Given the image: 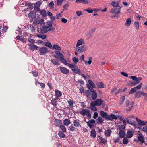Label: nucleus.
<instances>
[{"mask_svg": "<svg viewBox=\"0 0 147 147\" xmlns=\"http://www.w3.org/2000/svg\"><path fill=\"white\" fill-rule=\"evenodd\" d=\"M55 53L57 55H54V57L60 61L65 65H67L68 64L66 60L64 58V55L58 51H56Z\"/></svg>", "mask_w": 147, "mask_h": 147, "instance_id": "nucleus-1", "label": "nucleus"}, {"mask_svg": "<svg viewBox=\"0 0 147 147\" xmlns=\"http://www.w3.org/2000/svg\"><path fill=\"white\" fill-rule=\"evenodd\" d=\"M121 8V7L113 8L111 9L110 11V12L112 13L115 14V15L113 16L114 17H117L118 16V14L120 13Z\"/></svg>", "mask_w": 147, "mask_h": 147, "instance_id": "nucleus-2", "label": "nucleus"}, {"mask_svg": "<svg viewBox=\"0 0 147 147\" xmlns=\"http://www.w3.org/2000/svg\"><path fill=\"white\" fill-rule=\"evenodd\" d=\"M39 51L40 55H45L48 53L49 51L46 47H42L39 49Z\"/></svg>", "mask_w": 147, "mask_h": 147, "instance_id": "nucleus-3", "label": "nucleus"}, {"mask_svg": "<svg viewBox=\"0 0 147 147\" xmlns=\"http://www.w3.org/2000/svg\"><path fill=\"white\" fill-rule=\"evenodd\" d=\"M52 24H49V26H48L47 27H45L44 25L43 26L42 28L40 29V30H41V32L42 33H47L48 29L50 27H52Z\"/></svg>", "mask_w": 147, "mask_h": 147, "instance_id": "nucleus-4", "label": "nucleus"}, {"mask_svg": "<svg viewBox=\"0 0 147 147\" xmlns=\"http://www.w3.org/2000/svg\"><path fill=\"white\" fill-rule=\"evenodd\" d=\"M86 49V48L84 46H82L80 47H77L76 49V51L78 53L84 52Z\"/></svg>", "mask_w": 147, "mask_h": 147, "instance_id": "nucleus-5", "label": "nucleus"}, {"mask_svg": "<svg viewBox=\"0 0 147 147\" xmlns=\"http://www.w3.org/2000/svg\"><path fill=\"white\" fill-rule=\"evenodd\" d=\"M95 122V120L94 119H91L90 121L87 122L86 123L89 127L90 128L92 129L94 127V124Z\"/></svg>", "mask_w": 147, "mask_h": 147, "instance_id": "nucleus-6", "label": "nucleus"}, {"mask_svg": "<svg viewBox=\"0 0 147 147\" xmlns=\"http://www.w3.org/2000/svg\"><path fill=\"white\" fill-rule=\"evenodd\" d=\"M107 120L113 121V119L116 120L117 119V116L115 115L114 114H111L108 115V116L107 117Z\"/></svg>", "mask_w": 147, "mask_h": 147, "instance_id": "nucleus-7", "label": "nucleus"}, {"mask_svg": "<svg viewBox=\"0 0 147 147\" xmlns=\"http://www.w3.org/2000/svg\"><path fill=\"white\" fill-rule=\"evenodd\" d=\"M145 94V92L143 91H137L135 94V96L137 98H139L141 96V95H144Z\"/></svg>", "mask_w": 147, "mask_h": 147, "instance_id": "nucleus-8", "label": "nucleus"}, {"mask_svg": "<svg viewBox=\"0 0 147 147\" xmlns=\"http://www.w3.org/2000/svg\"><path fill=\"white\" fill-rule=\"evenodd\" d=\"M60 71L62 73L67 74L69 73V70L66 67H61L60 68Z\"/></svg>", "mask_w": 147, "mask_h": 147, "instance_id": "nucleus-9", "label": "nucleus"}, {"mask_svg": "<svg viewBox=\"0 0 147 147\" xmlns=\"http://www.w3.org/2000/svg\"><path fill=\"white\" fill-rule=\"evenodd\" d=\"M142 79V77H138V80L131 82V85L132 86L137 85L140 82Z\"/></svg>", "mask_w": 147, "mask_h": 147, "instance_id": "nucleus-10", "label": "nucleus"}, {"mask_svg": "<svg viewBox=\"0 0 147 147\" xmlns=\"http://www.w3.org/2000/svg\"><path fill=\"white\" fill-rule=\"evenodd\" d=\"M29 45L30 50L32 51H33L35 50H37L38 49V47L35 45L30 44Z\"/></svg>", "mask_w": 147, "mask_h": 147, "instance_id": "nucleus-11", "label": "nucleus"}, {"mask_svg": "<svg viewBox=\"0 0 147 147\" xmlns=\"http://www.w3.org/2000/svg\"><path fill=\"white\" fill-rule=\"evenodd\" d=\"M79 120H74L73 121L74 126L76 127H81L80 123L79 122Z\"/></svg>", "mask_w": 147, "mask_h": 147, "instance_id": "nucleus-12", "label": "nucleus"}, {"mask_svg": "<svg viewBox=\"0 0 147 147\" xmlns=\"http://www.w3.org/2000/svg\"><path fill=\"white\" fill-rule=\"evenodd\" d=\"M36 13L33 11H30L28 14V17L32 19L35 18L36 17Z\"/></svg>", "mask_w": 147, "mask_h": 147, "instance_id": "nucleus-13", "label": "nucleus"}, {"mask_svg": "<svg viewBox=\"0 0 147 147\" xmlns=\"http://www.w3.org/2000/svg\"><path fill=\"white\" fill-rule=\"evenodd\" d=\"M136 121L138 122V124L140 125L144 126L146 124V123L143 121L140 120L138 118L136 117Z\"/></svg>", "mask_w": 147, "mask_h": 147, "instance_id": "nucleus-14", "label": "nucleus"}, {"mask_svg": "<svg viewBox=\"0 0 147 147\" xmlns=\"http://www.w3.org/2000/svg\"><path fill=\"white\" fill-rule=\"evenodd\" d=\"M54 123L55 125L58 127H60L62 123L61 120L57 119H55Z\"/></svg>", "mask_w": 147, "mask_h": 147, "instance_id": "nucleus-15", "label": "nucleus"}, {"mask_svg": "<svg viewBox=\"0 0 147 147\" xmlns=\"http://www.w3.org/2000/svg\"><path fill=\"white\" fill-rule=\"evenodd\" d=\"M110 5L113 7L114 8L120 7L119 6V3L115 1H112Z\"/></svg>", "mask_w": 147, "mask_h": 147, "instance_id": "nucleus-16", "label": "nucleus"}, {"mask_svg": "<svg viewBox=\"0 0 147 147\" xmlns=\"http://www.w3.org/2000/svg\"><path fill=\"white\" fill-rule=\"evenodd\" d=\"M138 140L142 143H144L145 142L144 137L141 134H139L138 136Z\"/></svg>", "mask_w": 147, "mask_h": 147, "instance_id": "nucleus-17", "label": "nucleus"}, {"mask_svg": "<svg viewBox=\"0 0 147 147\" xmlns=\"http://www.w3.org/2000/svg\"><path fill=\"white\" fill-rule=\"evenodd\" d=\"M84 41L82 39H80L78 40L76 44V46L78 47L79 46L82 45L84 43Z\"/></svg>", "mask_w": 147, "mask_h": 147, "instance_id": "nucleus-18", "label": "nucleus"}, {"mask_svg": "<svg viewBox=\"0 0 147 147\" xmlns=\"http://www.w3.org/2000/svg\"><path fill=\"white\" fill-rule=\"evenodd\" d=\"M100 114L103 117L105 118V120H107V117L108 116V115H107V113L103 111H101Z\"/></svg>", "mask_w": 147, "mask_h": 147, "instance_id": "nucleus-19", "label": "nucleus"}, {"mask_svg": "<svg viewBox=\"0 0 147 147\" xmlns=\"http://www.w3.org/2000/svg\"><path fill=\"white\" fill-rule=\"evenodd\" d=\"M125 135V133L124 131L121 130H120L119 133V135L120 138H124Z\"/></svg>", "mask_w": 147, "mask_h": 147, "instance_id": "nucleus-20", "label": "nucleus"}, {"mask_svg": "<svg viewBox=\"0 0 147 147\" xmlns=\"http://www.w3.org/2000/svg\"><path fill=\"white\" fill-rule=\"evenodd\" d=\"M133 136V134L132 131H128L126 134V137L128 138H131Z\"/></svg>", "mask_w": 147, "mask_h": 147, "instance_id": "nucleus-21", "label": "nucleus"}, {"mask_svg": "<svg viewBox=\"0 0 147 147\" xmlns=\"http://www.w3.org/2000/svg\"><path fill=\"white\" fill-rule=\"evenodd\" d=\"M56 98H55L54 99H53L51 100L52 104L53 106L55 108H57V103L56 102Z\"/></svg>", "mask_w": 147, "mask_h": 147, "instance_id": "nucleus-22", "label": "nucleus"}, {"mask_svg": "<svg viewBox=\"0 0 147 147\" xmlns=\"http://www.w3.org/2000/svg\"><path fill=\"white\" fill-rule=\"evenodd\" d=\"M52 63L56 65H59V62L56 59H51V60Z\"/></svg>", "mask_w": 147, "mask_h": 147, "instance_id": "nucleus-23", "label": "nucleus"}, {"mask_svg": "<svg viewBox=\"0 0 147 147\" xmlns=\"http://www.w3.org/2000/svg\"><path fill=\"white\" fill-rule=\"evenodd\" d=\"M62 95V92H61L58 90L55 91V96L58 98L60 97Z\"/></svg>", "mask_w": 147, "mask_h": 147, "instance_id": "nucleus-24", "label": "nucleus"}, {"mask_svg": "<svg viewBox=\"0 0 147 147\" xmlns=\"http://www.w3.org/2000/svg\"><path fill=\"white\" fill-rule=\"evenodd\" d=\"M111 132L112 131L111 130L108 129L105 131L104 133L106 137H108L110 136Z\"/></svg>", "mask_w": 147, "mask_h": 147, "instance_id": "nucleus-25", "label": "nucleus"}, {"mask_svg": "<svg viewBox=\"0 0 147 147\" xmlns=\"http://www.w3.org/2000/svg\"><path fill=\"white\" fill-rule=\"evenodd\" d=\"M54 49L58 51H60L61 49L60 47L56 44H54L53 45L51 49Z\"/></svg>", "mask_w": 147, "mask_h": 147, "instance_id": "nucleus-26", "label": "nucleus"}, {"mask_svg": "<svg viewBox=\"0 0 147 147\" xmlns=\"http://www.w3.org/2000/svg\"><path fill=\"white\" fill-rule=\"evenodd\" d=\"M126 119L127 120V123L133 126L135 125L136 123L135 121H132L129 119H128L127 118H126Z\"/></svg>", "mask_w": 147, "mask_h": 147, "instance_id": "nucleus-27", "label": "nucleus"}, {"mask_svg": "<svg viewBox=\"0 0 147 147\" xmlns=\"http://www.w3.org/2000/svg\"><path fill=\"white\" fill-rule=\"evenodd\" d=\"M90 136L93 138H95L96 136V131L95 129H92L91 131Z\"/></svg>", "mask_w": 147, "mask_h": 147, "instance_id": "nucleus-28", "label": "nucleus"}, {"mask_svg": "<svg viewBox=\"0 0 147 147\" xmlns=\"http://www.w3.org/2000/svg\"><path fill=\"white\" fill-rule=\"evenodd\" d=\"M70 120L69 119H66L63 121L64 124L66 126L68 125L70 123Z\"/></svg>", "mask_w": 147, "mask_h": 147, "instance_id": "nucleus-29", "label": "nucleus"}, {"mask_svg": "<svg viewBox=\"0 0 147 147\" xmlns=\"http://www.w3.org/2000/svg\"><path fill=\"white\" fill-rule=\"evenodd\" d=\"M92 94V98L93 100H95L97 98V93L95 91H94Z\"/></svg>", "mask_w": 147, "mask_h": 147, "instance_id": "nucleus-30", "label": "nucleus"}, {"mask_svg": "<svg viewBox=\"0 0 147 147\" xmlns=\"http://www.w3.org/2000/svg\"><path fill=\"white\" fill-rule=\"evenodd\" d=\"M131 24V20L130 18H128L126 19L125 25L127 26H130Z\"/></svg>", "mask_w": 147, "mask_h": 147, "instance_id": "nucleus-31", "label": "nucleus"}, {"mask_svg": "<svg viewBox=\"0 0 147 147\" xmlns=\"http://www.w3.org/2000/svg\"><path fill=\"white\" fill-rule=\"evenodd\" d=\"M97 123L98 124H102L103 123V120L101 117H99L96 119Z\"/></svg>", "mask_w": 147, "mask_h": 147, "instance_id": "nucleus-32", "label": "nucleus"}, {"mask_svg": "<svg viewBox=\"0 0 147 147\" xmlns=\"http://www.w3.org/2000/svg\"><path fill=\"white\" fill-rule=\"evenodd\" d=\"M40 13L43 17H45L47 16L46 11L45 9L41 10L40 11Z\"/></svg>", "mask_w": 147, "mask_h": 147, "instance_id": "nucleus-33", "label": "nucleus"}, {"mask_svg": "<svg viewBox=\"0 0 147 147\" xmlns=\"http://www.w3.org/2000/svg\"><path fill=\"white\" fill-rule=\"evenodd\" d=\"M72 71L76 74H78L80 75V71L78 69L73 68L72 69Z\"/></svg>", "mask_w": 147, "mask_h": 147, "instance_id": "nucleus-34", "label": "nucleus"}, {"mask_svg": "<svg viewBox=\"0 0 147 147\" xmlns=\"http://www.w3.org/2000/svg\"><path fill=\"white\" fill-rule=\"evenodd\" d=\"M102 102L101 99H97L96 100L97 105L98 106H100L101 105Z\"/></svg>", "mask_w": 147, "mask_h": 147, "instance_id": "nucleus-35", "label": "nucleus"}, {"mask_svg": "<svg viewBox=\"0 0 147 147\" xmlns=\"http://www.w3.org/2000/svg\"><path fill=\"white\" fill-rule=\"evenodd\" d=\"M58 134L59 136L62 138H64L65 137V135L63 133V132L61 131H59L58 133Z\"/></svg>", "mask_w": 147, "mask_h": 147, "instance_id": "nucleus-36", "label": "nucleus"}, {"mask_svg": "<svg viewBox=\"0 0 147 147\" xmlns=\"http://www.w3.org/2000/svg\"><path fill=\"white\" fill-rule=\"evenodd\" d=\"M44 44L45 46L51 49H52V44L50 42H45Z\"/></svg>", "mask_w": 147, "mask_h": 147, "instance_id": "nucleus-37", "label": "nucleus"}, {"mask_svg": "<svg viewBox=\"0 0 147 147\" xmlns=\"http://www.w3.org/2000/svg\"><path fill=\"white\" fill-rule=\"evenodd\" d=\"M16 38L18 40H20L22 42H25L24 38L23 36H17Z\"/></svg>", "mask_w": 147, "mask_h": 147, "instance_id": "nucleus-38", "label": "nucleus"}, {"mask_svg": "<svg viewBox=\"0 0 147 147\" xmlns=\"http://www.w3.org/2000/svg\"><path fill=\"white\" fill-rule=\"evenodd\" d=\"M88 110L86 109H83L80 111L81 114L83 116H85L87 113Z\"/></svg>", "mask_w": 147, "mask_h": 147, "instance_id": "nucleus-39", "label": "nucleus"}, {"mask_svg": "<svg viewBox=\"0 0 147 147\" xmlns=\"http://www.w3.org/2000/svg\"><path fill=\"white\" fill-rule=\"evenodd\" d=\"M36 36L42 38V39H44L46 38V36L45 35L42 34H37L36 35Z\"/></svg>", "mask_w": 147, "mask_h": 147, "instance_id": "nucleus-40", "label": "nucleus"}, {"mask_svg": "<svg viewBox=\"0 0 147 147\" xmlns=\"http://www.w3.org/2000/svg\"><path fill=\"white\" fill-rule=\"evenodd\" d=\"M135 27L137 30H138L139 27V23L138 22H135L134 24Z\"/></svg>", "mask_w": 147, "mask_h": 147, "instance_id": "nucleus-41", "label": "nucleus"}, {"mask_svg": "<svg viewBox=\"0 0 147 147\" xmlns=\"http://www.w3.org/2000/svg\"><path fill=\"white\" fill-rule=\"evenodd\" d=\"M101 142L103 144L107 142V140L106 139H104L102 137H100L99 138Z\"/></svg>", "mask_w": 147, "mask_h": 147, "instance_id": "nucleus-42", "label": "nucleus"}, {"mask_svg": "<svg viewBox=\"0 0 147 147\" xmlns=\"http://www.w3.org/2000/svg\"><path fill=\"white\" fill-rule=\"evenodd\" d=\"M67 102L70 106L73 107V105L74 102L72 100L69 99L67 101Z\"/></svg>", "mask_w": 147, "mask_h": 147, "instance_id": "nucleus-43", "label": "nucleus"}, {"mask_svg": "<svg viewBox=\"0 0 147 147\" xmlns=\"http://www.w3.org/2000/svg\"><path fill=\"white\" fill-rule=\"evenodd\" d=\"M60 129L62 130V132H65L66 131L65 127L63 125H61L60 126Z\"/></svg>", "mask_w": 147, "mask_h": 147, "instance_id": "nucleus-44", "label": "nucleus"}, {"mask_svg": "<svg viewBox=\"0 0 147 147\" xmlns=\"http://www.w3.org/2000/svg\"><path fill=\"white\" fill-rule=\"evenodd\" d=\"M98 86L99 88H103L104 87V84L102 82H98Z\"/></svg>", "mask_w": 147, "mask_h": 147, "instance_id": "nucleus-45", "label": "nucleus"}, {"mask_svg": "<svg viewBox=\"0 0 147 147\" xmlns=\"http://www.w3.org/2000/svg\"><path fill=\"white\" fill-rule=\"evenodd\" d=\"M69 6V5L68 4H65L63 8V11H65L67 9L68 7Z\"/></svg>", "mask_w": 147, "mask_h": 147, "instance_id": "nucleus-46", "label": "nucleus"}, {"mask_svg": "<svg viewBox=\"0 0 147 147\" xmlns=\"http://www.w3.org/2000/svg\"><path fill=\"white\" fill-rule=\"evenodd\" d=\"M136 90L135 88H134V87L133 88H132L131 89L130 91L129 92V94H131L135 92Z\"/></svg>", "mask_w": 147, "mask_h": 147, "instance_id": "nucleus-47", "label": "nucleus"}, {"mask_svg": "<svg viewBox=\"0 0 147 147\" xmlns=\"http://www.w3.org/2000/svg\"><path fill=\"white\" fill-rule=\"evenodd\" d=\"M91 91L88 90H87L85 91L86 96L87 97H88L91 94Z\"/></svg>", "mask_w": 147, "mask_h": 147, "instance_id": "nucleus-48", "label": "nucleus"}, {"mask_svg": "<svg viewBox=\"0 0 147 147\" xmlns=\"http://www.w3.org/2000/svg\"><path fill=\"white\" fill-rule=\"evenodd\" d=\"M88 88L91 91V92H93L94 90L93 88V87H92L89 84H86Z\"/></svg>", "mask_w": 147, "mask_h": 147, "instance_id": "nucleus-49", "label": "nucleus"}, {"mask_svg": "<svg viewBox=\"0 0 147 147\" xmlns=\"http://www.w3.org/2000/svg\"><path fill=\"white\" fill-rule=\"evenodd\" d=\"M49 6L50 9H53L54 8V4L53 1L51 2L49 4Z\"/></svg>", "mask_w": 147, "mask_h": 147, "instance_id": "nucleus-50", "label": "nucleus"}, {"mask_svg": "<svg viewBox=\"0 0 147 147\" xmlns=\"http://www.w3.org/2000/svg\"><path fill=\"white\" fill-rule=\"evenodd\" d=\"M72 60L73 62L75 64H77V63L79 61V60L76 57H74L72 59Z\"/></svg>", "mask_w": 147, "mask_h": 147, "instance_id": "nucleus-51", "label": "nucleus"}, {"mask_svg": "<svg viewBox=\"0 0 147 147\" xmlns=\"http://www.w3.org/2000/svg\"><path fill=\"white\" fill-rule=\"evenodd\" d=\"M88 82L89 84L93 87H95V85L94 83L92 81V80H88Z\"/></svg>", "mask_w": 147, "mask_h": 147, "instance_id": "nucleus-52", "label": "nucleus"}, {"mask_svg": "<svg viewBox=\"0 0 147 147\" xmlns=\"http://www.w3.org/2000/svg\"><path fill=\"white\" fill-rule=\"evenodd\" d=\"M128 142V140L126 138H124L123 139V143L124 144H127Z\"/></svg>", "mask_w": 147, "mask_h": 147, "instance_id": "nucleus-53", "label": "nucleus"}, {"mask_svg": "<svg viewBox=\"0 0 147 147\" xmlns=\"http://www.w3.org/2000/svg\"><path fill=\"white\" fill-rule=\"evenodd\" d=\"M80 58L81 60H82L85 63L86 65H87V61L84 60V55L82 54L81 56L80 57Z\"/></svg>", "mask_w": 147, "mask_h": 147, "instance_id": "nucleus-54", "label": "nucleus"}, {"mask_svg": "<svg viewBox=\"0 0 147 147\" xmlns=\"http://www.w3.org/2000/svg\"><path fill=\"white\" fill-rule=\"evenodd\" d=\"M28 42L30 43L34 44L35 42V40L33 39L30 38H29L28 40Z\"/></svg>", "mask_w": 147, "mask_h": 147, "instance_id": "nucleus-55", "label": "nucleus"}, {"mask_svg": "<svg viewBox=\"0 0 147 147\" xmlns=\"http://www.w3.org/2000/svg\"><path fill=\"white\" fill-rule=\"evenodd\" d=\"M142 84V83H140V84H138L137 86L135 87L134 88H135L136 90H137L138 89H140L141 88Z\"/></svg>", "mask_w": 147, "mask_h": 147, "instance_id": "nucleus-56", "label": "nucleus"}, {"mask_svg": "<svg viewBox=\"0 0 147 147\" xmlns=\"http://www.w3.org/2000/svg\"><path fill=\"white\" fill-rule=\"evenodd\" d=\"M85 11H87V12L89 13H92L93 11V10L92 9L90 8L86 9Z\"/></svg>", "mask_w": 147, "mask_h": 147, "instance_id": "nucleus-57", "label": "nucleus"}, {"mask_svg": "<svg viewBox=\"0 0 147 147\" xmlns=\"http://www.w3.org/2000/svg\"><path fill=\"white\" fill-rule=\"evenodd\" d=\"M75 128L72 126H70L69 127V130L74 131L75 130Z\"/></svg>", "mask_w": 147, "mask_h": 147, "instance_id": "nucleus-58", "label": "nucleus"}, {"mask_svg": "<svg viewBox=\"0 0 147 147\" xmlns=\"http://www.w3.org/2000/svg\"><path fill=\"white\" fill-rule=\"evenodd\" d=\"M39 20L37 19H35L34 20L33 23L34 24L36 25L39 24Z\"/></svg>", "mask_w": 147, "mask_h": 147, "instance_id": "nucleus-59", "label": "nucleus"}, {"mask_svg": "<svg viewBox=\"0 0 147 147\" xmlns=\"http://www.w3.org/2000/svg\"><path fill=\"white\" fill-rule=\"evenodd\" d=\"M114 142L115 143L119 142L120 141V139L118 137H117L113 139Z\"/></svg>", "mask_w": 147, "mask_h": 147, "instance_id": "nucleus-60", "label": "nucleus"}, {"mask_svg": "<svg viewBox=\"0 0 147 147\" xmlns=\"http://www.w3.org/2000/svg\"><path fill=\"white\" fill-rule=\"evenodd\" d=\"M142 131L144 132L147 133V125H145L143 127Z\"/></svg>", "mask_w": 147, "mask_h": 147, "instance_id": "nucleus-61", "label": "nucleus"}, {"mask_svg": "<svg viewBox=\"0 0 147 147\" xmlns=\"http://www.w3.org/2000/svg\"><path fill=\"white\" fill-rule=\"evenodd\" d=\"M77 82L79 83L81 85H84V83L83 80L82 79L78 80Z\"/></svg>", "mask_w": 147, "mask_h": 147, "instance_id": "nucleus-62", "label": "nucleus"}, {"mask_svg": "<svg viewBox=\"0 0 147 147\" xmlns=\"http://www.w3.org/2000/svg\"><path fill=\"white\" fill-rule=\"evenodd\" d=\"M32 74L35 77H37L38 76V73L36 71H32Z\"/></svg>", "mask_w": 147, "mask_h": 147, "instance_id": "nucleus-63", "label": "nucleus"}, {"mask_svg": "<svg viewBox=\"0 0 147 147\" xmlns=\"http://www.w3.org/2000/svg\"><path fill=\"white\" fill-rule=\"evenodd\" d=\"M61 20L62 22L64 23H67V20L64 18H61Z\"/></svg>", "mask_w": 147, "mask_h": 147, "instance_id": "nucleus-64", "label": "nucleus"}]
</instances>
